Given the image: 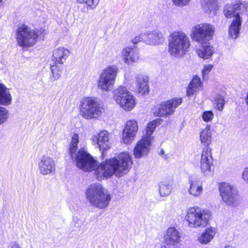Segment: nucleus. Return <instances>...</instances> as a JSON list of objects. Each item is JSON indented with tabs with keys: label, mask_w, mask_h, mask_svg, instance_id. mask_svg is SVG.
Returning <instances> with one entry per match:
<instances>
[{
	"label": "nucleus",
	"mask_w": 248,
	"mask_h": 248,
	"mask_svg": "<svg viewBox=\"0 0 248 248\" xmlns=\"http://www.w3.org/2000/svg\"><path fill=\"white\" fill-rule=\"evenodd\" d=\"M132 165L129 154L127 152L122 153L117 158L107 159L98 165L94 170V175L98 180L108 179L114 174L121 177L129 171Z\"/></svg>",
	"instance_id": "obj_1"
},
{
	"label": "nucleus",
	"mask_w": 248,
	"mask_h": 248,
	"mask_svg": "<svg viewBox=\"0 0 248 248\" xmlns=\"http://www.w3.org/2000/svg\"><path fill=\"white\" fill-rule=\"evenodd\" d=\"M168 41V52L175 58L183 56L188 51L190 46L189 37L181 31L170 33Z\"/></svg>",
	"instance_id": "obj_2"
},
{
	"label": "nucleus",
	"mask_w": 248,
	"mask_h": 248,
	"mask_svg": "<svg viewBox=\"0 0 248 248\" xmlns=\"http://www.w3.org/2000/svg\"><path fill=\"white\" fill-rule=\"evenodd\" d=\"M87 201L93 207L103 209L107 207L111 200L110 194L99 183L90 185L85 192Z\"/></svg>",
	"instance_id": "obj_3"
},
{
	"label": "nucleus",
	"mask_w": 248,
	"mask_h": 248,
	"mask_svg": "<svg viewBox=\"0 0 248 248\" xmlns=\"http://www.w3.org/2000/svg\"><path fill=\"white\" fill-rule=\"evenodd\" d=\"M44 29L34 30L25 24L20 25L16 31L17 43L22 47H31L35 44L38 38L44 36Z\"/></svg>",
	"instance_id": "obj_4"
},
{
	"label": "nucleus",
	"mask_w": 248,
	"mask_h": 248,
	"mask_svg": "<svg viewBox=\"0 0 248 248\" xmlns=\"http://www.w3.org/2000/svg\"><path fill=\"white\" fill-rule=\"evenodd\" d=\"M211 216L209 210L194 206L187 209L186 218L189 227L199 228H204L208 224Z\"/></svg>",
	"instance_id": "obj_5"
},
{
	"label": "nucleus",
	"mask_w": 248,
	"mask_h": 248,
	"mask_svg": "<svg viewBox=\"0 0 248 248\" xmlns=\"http://www.w3.org/2000/svg\"><path fill=\"white\" fill-rule=\"evenodd\" d=\"M80 115L89 120L97 118L105 111L104 105L97 100L85 98L80 102Z\"/></svg>",
	"instance_id": "obj_6"
},
{
	"label": "nucleus",
	"mask_w": 248,
	"mask_h": 248,
	"mask_svg": "<svg viewBox=\"0 0 248 248\" xmlns=\"http://www.w3.org/2000/svg\"><path fill=\"white\" fill-rule=\"evenodd\" d=\"M119 69L116 66H108L102 70L97 81L98 87L103 92L111 91L115 84Z\"/></svg>",
	"instance_id": "obj_7"
},
{
	"label": "nucleus",
	"mask_w": 248,
	"mask_h": 248,
	"mask_svg": "<svg viewBox=\"0 0 248 248\" xmlns=\"http://www.w3.org/2000/svg\"><path fill=\"white\" fill-rule=\"evenodd\" d=\"M215 32V27L209 23H201L193 27L191 37L195 41L202 44L212 39Z\"/></svg>",
	"instance_id": "obj_8"
},
{
	"label": "nucleus",
	"mask_w": 248,
	"mask_h": 248,
	"mask_svg": "<svg viewBox=\"0 0 248 248\" xmlns=\"http://www.w3.org/2000/svg\"><path fill=\"white\" fill-rule=\"evenodd\" d=\"M113 98L124 110L130 111L135 105L134 96L124 86H120L113 92Z\"/></svg>",
	"instance_id": "obj_9"
},
{
	"label": "nucleus",
	"mask_w": 248,
	"mask_h": 248,
	"mask_svg": "<svg viewBox=\"0 0 248 248\" xmlns=\"http://www.w3.org/2000/svg\"><path fill=\"white\" fill-rule=\"evenodd\" d=\"M219 190L222 200L227 205L234 207L238 204L239 195L232 186L222 182L219 185Z\"/></svg>",
	"instance_id": "obj_10"
},
{
	"label": "nucleus",
	"mask_w": 248,
	"mask_h": 248,
	"mask_svg": "<svg viewBox=\"0 0 248 248\" xmlns=\"http://www.w3.org/2000/svg\"><path fill=\"white\" fill-rule=\"evenodd\" d=\"M182 103V98H173L157 104L152 108L153 114L157 117H166L173 113L175 109Z\"/></svg>",
	"instance_id": "obj_11"
},
{
	"label": "nucleus",
	"mask_w": 248,
	"mask_h": 248,
	"mask_svg": "<svg viewBox=\"0 0 248 248\" xmlns=\"http://www.w3.org/2000/svg\"><path fill=\"white\" fill-rule=\"evenodd\" d=\"M72 158L76 160L78 167L85 171H91L95 165V160L82 149L79 150L77 154H74V158Z\"/></svg>",
	"instance_id": "obj_12"
},
{
	"label": "nucleus",
	"mask_w": 248,
	"mask_h": 248,
	"mask_svg": "<svg viewBox=\"0 0 248 248\" xmlns=\"http://www.w3.org/2000/svg\"><path fill=\"white\" fill-rule=\"evenodd\" d=\"M213 164L212 150L209 147L202 148L200 160V168L204 175H210L212 173L211 167Z\"/></svg>",
	"instance_id": "obj_13"
},
{
	"label": "nucleus",
	"mask_w": 248,
	"mask_h": 248,
	"mask_svg": "<svg viewBox=\"0 0 248 248\" xmlns=\"http://www.w3.org/2000/svg\"><path fill=\"white\" fill-rule=\"evenodd\" d=\"M38 169L43 175H49L55 171V163L53 159L47 155H43L38 159Z\"/></svg>",
	"instance_id": "obj_14"
},
{
	"label": "nucleus",
	"mask_w": 248,
	"mask_h": 248,
	"mask_svg": "<svg viewBox=\"0 0 248 248\" xmlns=\"http://www.w3.org/2000/svg\"><path fill=\"white\" fill-rule=\"evenodd\" d=\"M122 57L125 63L132 65L140 60L139 51L131 46L124 47L121 52Z\"/></svg>",
	"instance_id": "obj_15"
},
{
	"label": "nucleus",
	"mask_w": 248,
	"mask_h": 248,
	"mask_svg": "<svg viewBox=\"0 0 248 248\" xmlns=\"http://www.w3.org/2000/svg\"><path fill=\"white\" fill-rule=\"evenodd\" d=\"M138 130L137 123L135 120L128 121L123 130V139L126 144L130 143L136 136Z\"/></svg>",
	"instance_id": "obj_16"
},
{
	"label": "nucleus",
	"mask_w": 248,
	"mask_h": 248,
	"mask_svg": "<svg viewBox=\"0 0 248 248\" xmlns=\"http://www.w3.org/2000/svg\"><path fill=\"white\" fill-rule=\"evenodd\" d=\"M164 239L167 246H176L181 242V234L175 227H169L165 232Z\"/></svg>",
	"instance_id": "obj_17"
},
{
	"label": "nucleus",
	"mask_w": 248,
	"mask_h": 248,
	"mask_svg": "<svg viewBox=\"0 0 248 248\" xmlns=\"http://www.w3.org/2000/svg\"><path fill=\"white\" fill-rule=\"evenodd\" d=\"M92 140L94 144H96L102 151V155H104L105 150L110 147L108 133L107 131H102L97 135H93Z\"/></svg>",
	"instance_id": "obj_18"
},
{
	"label": "nucleus",
	"mask_w": 248,
	"mask_h": 248,
	"mask_svg": "<svg viewBox=\"0 0 248 248\" xmlns=\"http://www.w3.org/2000/svg\"><path fill=\"white\" fill-rule=\"evenodd\" d=\"M151 141L142 138L139 141L134 149V155L136 158L146 156L150 150Z\"/></svg>",
	"instance_id": "obj_19"
},
{
	"label": "nucleus",
	"mask_w": 248,
	"mask_h": 248,
	"mask_svg": "<svg viewBox=\"0 0 248 248\" xmlns=\"http://www.w3.org/2000/svg\"><path fill=\"white\" fill-rule=\"evenodd\" d=\"M145 33V44L152 46H156L164 41L163 33L158 30L147 31Z\"/></svg>",
	"instance_id": "obj_20"
},
{
	"label": "nucleus",
	"mask_w": 248,
	"mask_h": 248,
	"mask_svg": "<svg viewBox=\"0 0 248 248\" xmlns=\"http://www.w3.org/2000/svg\"><path fill=\"white\" fill-rule=\"evenodd\" d=\"M244 5L236 4L233 5H227L225 7L224 13L227 18L234 17L233 20L241 19L240 15L242 10L245 9Z\"/></svg>",
	"instance_id": "obj_21"
},
{
	"label": "nucleus",
	"mask_w": 248,
	"mask_h": 248,
	"mask_svg": "<svg viewBox=\"0 0 248 248\" xmlns=\"http://www.w3.org/2000/svg\"><path fill=\"white\" fill-rule=\"evenodd\" d=\"M190 187L188 193L194 197H200L203 191L202 182L198 178H190L189 179Z\"/></svg>",
	"instance_id": "obj_22"
},
{
	"label": "nucleus",
	"mask_w": 248,
	"mask_h": 248,
	"mask_svg": "<svg viewBox=\"0 0 248 248\" xmlns=\"http://www.w3.org/2000/svg\"><path fill=\"white\" fill-rule=\"evenodd\" d=\"M70 54V51L63 47L55 49L53 52L52 61L54 63L62 64L66 61Z\"/></svg>",
	"instance_id": "obj_23"
},
{
	"label": "nucleus",
	"mask_w": 248,
	"mask_h": 248,
	"mask_svg": "<svg viewBox=\"0 0 248 248\" xmlns=\"http://www.w3.org/2000/svg\"><path fill=\"white\" fill-rule=\"evenodd\" d=\"M216 234L215 228L211 227L207 228L198 236V241L202 245H207L213 239Z\"/></svg>",
	"instance_id": "obj_24"
},
{
	"label": "nucleus",
	"mask_w": 248,
	"mask_h": 248,
	"mask_svg": "<svg viewBox=\"0 0 248 248\" xmlns=\"http://www.w3.org/2000/svg\"><path fill=\"white\" fill-rule=\"evenodd\" d=\"M12 97L9 89L0 83V105L8 106L11 104Z\"/></svg>",
	"instance_id": "obj_25"
},
{
	"label": "nucleus",
	"mask_w": 248,
	"mask_h": 248,
	"mask_svg": "<svg viewBox=\"0 0 248 248\" xmlns=\"http://www.w3.org/2000/svg\"><path fill=\"white\" fill-rule=\"evenodd\" d=\"M202 83L201 78L197 76L194 77L192 80L189 83L186 89V95L190 96L193 95L201 87Z\"/></svg>",
	"instance_id": "obj_26"
},
{
	"label": "nucleus",
	"mask_w": 248,
	"mask_h": 248,
	"mask_svg": "<svg viewBox=\"0 0 248 248\" xmlns=\"http://www.w3.org/2000/svg\"><path fill=\"white\" fill-rule=\"evenodd\" d=\"M214 53V49L212 46L209 45L201 46L196 50L198 56L203 59L210 58Z\"/></svg>",
	"instance_id": "obj_27"
},
{
	"label": "nucleus",
	"mask_w": 248,
	"mask_h": 248,
	"mask_svg": "<svg viewBox=\"0 0 248 248\" xmlns=\"http://www.w3.org/2000/svg\"><path fill=\"white\" fill-rule=\"evenodd\" d=\"M136 81L139 93L142 94L147 93L149 91L147 78L141 75H138L136 77Z\"/></svg>",
	"instance_id": "obj_28"
},
{
	"label": "nucleus",
	"mask_w": 248,
	"mask_h": 248,
	"mask_svg": "<svg viewBox=\"0 0 248 248\" xmlns=\"http://www.w3.org/2000/svg\"><path fill=\"white\" fill-rule=\"evenodd\" d=\"M201 142L206 147H208L212 141V132L210 126H206L200 135Z\"/></svg>",
	"instance_id": "obj_29"
},
{
	"label": "nucleus",
	"mask_w": 248,
	"mask_h": 248,
	"mask_svg": "<svg viewBox=\"0 0 248 248\" xmlns=\"http://www.w3.org/2000/svg\"><path fill=\"white\" fill-rule=\"evenodd\" d=\"M241 19L233 20L229 28V34L232 39L237 38L239 34L240 27L241 26Z\"/></svg>",
	"instance_id": "obj_30"
},
{
	"label": "nucleus",
	"mask_w": 248,
	"mask_h": 248,
	"mask_svg": "<svg viewBox=\"0 0 248 248\" xmlns=\"http://www.w3.org/2000/svg\"><path fill=\"white\" fill-rule=\"evenodd\" d=\"M160 119H156L149 123L146 129L145 134L143 138L152 141L154 138L152 135L157 125V123L160 124Z\"/></svg>",
	"instance_id": "obj_31"
},
{
	"label": "nucleus",
	"mask_w": 248,
	"mask_h": 248,
	"mask_svg": "<svg viewBox=\"0 0 248 248\" xmlns=\"http://www.w3.org/2000/svg\"><path fill=\"white\" fill-rule=\"evenodd\" d=\"M212 102L217 110L222 111L225 104L224 97L223 95L215 94L213 97Z\"/></svg>",
	"instance_id": "obj_32"
},
{
	"label": "nucleus",
	"mask_w": 248,
	"mask_h": 248,
	"mask_svg": "<svg viewBox=\"0 0 248 248\" xmlns=\"http://www.w3.org/2000/svg\"><path fill=\"white\" fill-rule=\"evenodd\" d=\"M50 69L54 80L59 79L62 73L63 65L62 64H58L52 62L50 65Z\"/></svg>",
	"instance_id": "obj_33"
},
{
	"label": "nucleus",
	"mask_w": 248,
	"mask_h": 248,
	"mask_svg": "<svg viewBox=\"0 0 248 248\" xmlns=\"http://www.w3.org/2000/svg\"><path fill=\"white\" fill-rule=\"evenodd\" d=\"M172 185L170 183L162 182L159 184V191L160 196L167 197L171 193Z\"/></svg>",
	"instance_id": "obj_34"
},
{
	"label": "nucleus",
	"mask_w": 248,
	"mask_h": 248,
	"mask_svg": "<svg viewBox=\"0 0 248 248\" xmlns=\"http://www.w3.org/2000/svg\"><path fill=\"white\" fill-rule=\"evenodd\" d=\"M79 137L77 134H74L72 137L71 142L69 147V153L72 158H74V154H76L78 149V144L79 142Z\"/></svg>",
	"instance_id": "obj_35"
},
{
	"label": "nucleus",
	"mask_w": 248,
	"mask_h": 248,
	"mask_svg": "<svg viewBox=\"0 0 248 248\" xmlns=\"http://www.w3.org/2000/svg\"><path fill=\"white\" fill-rule=\"evenodd\" d=\"M202 5L204 12L208 13L215 10L217 4L215 0H202Z\"/></svg>",
	"instance_id": "obj_36"
},
{
	"label": "nucleus",
	"mask_w": 248,
	"mask_h": 248,
	"mask_svg": "<svg viewBox=\"0 0 248 248\" xmlns=\"http://www.w3.org/2000/svg\"><path fill=\"white\" fill-rule=\"evenodd\" d=\"M100 0H76L78 3L85 4L89 9H95L99 3Z\"/></svg>",
	"instance_id": "obj_37"
},
{
	"label": "nucleus",
	"mask_w": 248,
	"mask_h": 248,
	"mask_svg": "<svg viewBox=\"0 0 248 248\" xmlns=\"http://www.w3.org/2000/svg\"><path fill=\"white\" fill-rule=\"evenodd\" d=\"M9 118V111L3 107L0 106V125L5 123Z\"/></svg>",
	"instance_id": "obj_38"
},
{
	"label": "nucleus",
	"mask_w": 248,
	"mask_h": 248,
	"mask_svg": "<svg viewBox=\"0 0 248 248\" xmlns=\"http://www.w3.org/2000/svg\"><path fill=\"white\" fill-rule=\"evenodd\" d=\"M202 118L204 122H209L213 120L214 114L211 110L205 111L202 113Z\"/></svg>",
	"instance_id": "obj_39"
},
{
	"label": "nucleus",
	"mask_w": 248,
	"mask_h": 248,
	"mask_svg": "<svg viewBox=\"0 0 248 248\" xmlns=\"http://www.w3.org/2000/svg\"><path fill=\"white\" fill-rule=\"evenodd\" d=\"M145 33H141L132 39V42L134 44H137L139 42H143L145 43Z\"/></svg>",
	"instance_id": "obj_40"
},
{
	"label": "nucleus",
	"mask_w": 248,
	"mask_h": 248,
	"mask_svg": "<svg viewBox=\"0 0 248 248\" xmlns=\"http://www.w3.org/2000/svg\"><path fill=\"white\" fill-rule=\"evenodd\" d=\"M174 4L177 6L183 7L187 5L190 0H172Z\"/></svg>",
	"instance_id": "obj_41"
},
{
	"label": "nucleus",
	"mask_w": 248,
	"mask_h": 248,
	"mask_svg": "<svg viewBox=\"0 0 248 248\" xmlns=\"http://www.w3.org/2000/svg\"><path fill=\"white\" fill-rule=\"evenodd\" d=\"M71 225L75 227L79 228L81 226L80 220L78 217H74Z\"/></svg>",
	"instance_id": "obj_42"
},
{
	"label": "nucleus",
	"mask_w": 248,
	"mask_h": 248,
	"mask_svg": "<svg viewBox=\"0 0 248 248\" xmlns=\"http://www.w3.org/2000/svg\"><path fill=\"white\" fill-rule=\"evenodd\" d=\"M212 68H213V65H212L211 64H208L207 65H205L202 70V73H203V76H204L206 74H208L210 72V71L211 70Z\"/></svg>",
	"instance_id": "obj_43"
},
{
	"label": "nucleus",
	"mask_w": 248,
	"mask_h": 248,
	"mask_svg": "<svg viewBox=\"0 0 248 248\" xmlns=\"http://www.w3.org/2000/svg\"><path fill=\"white\" fill-rule=\"evenodd\" d=\"M243 179L248 184V167L246 168L242 173Z\"/></svg>",
	"instance_id": "obj_44"
},
{
	"label": "nucleus",
	"mask_w": 248,
	"mask_h": 248,
	"mask_svg": "<svg viewBox=\"0 0 248 248\" xmlns=\"http://www.w3.org/2000/svg\"><path fill=\"white\" fill-rule=\"evenodd\" d=\"M7 248H21L19 245L15 242H13L11 243L7 247Z\"/></svg>",
	"instance_id": "obj_45"
},
{
	"label": "nucleus",
	"mask_w": 248,
	"mask_h": 248,
	"mask_svg": "<svg viewBox=\"0 0 248 248\" xmlns=\"http://www.w3.org/2000/svg\"><path fill=\"white\" fill-rule=\"evenodd\" d=\"M88 8H89V7H88L87 6L86 7H83L82 10H81V11L82 12H87V11H88Z\"/></svg>",
	"instance_id": "obj_46"
},
{
	"label": "nucleus",
	"mask_w": 248,
	"mask_h": 248,
	"mask_svg": "<svg viewBox=\"0 0 248 248\" xmlns=\"http://www.w3.org/2000/svg\"><path fill=\"white\" fill-rule=\"evenodd\" d=\"M224 248H234L232 246L229 245L225 246Z\"/></svg>",
	"instance_id": "obj_47"
},
{
	"label": "nucleus",
	"mask_w": 248,
	"mask_h": 248,
	"mask_svg": "<svg viewBox=\"0 0 248 248\" xmlns=\"http://www.w3.org/2000/svg\"><path fill=\"white\" fill-rule=\"evenodd\" d=\"M246 102V103H247V105L248 106V94L247 95Z\"/></svg>",
	"instance_id": "obj_48"
},
{
	"label": "nucleus",
	"mask_w": 248,
	"mask_h": 248,
	"mask_svg": "<svg viewBox=\"0 0 248 248\" xmlns=\"http://www.w3.org/2000/svg\"><path fill=\"white\" fill-rule=\"evenodd\" d=\"M160 154H161V155H163V154H164V150L161 149V151H160Z\"/></svg>",
	"instance_id": "obj_49"
},
{
	"label": "nucleus",
	"mask_w": 248,
	"mask_h": 248,
	"mask_svg": "<svg viewBox=\"0 0 248 248\" xmlns=\"http://www.w3.org/2000/svg\"><path fill=\"white\" fill-rule=\"evenodd\" d=\"M2 0H0V3L2 2Z\"/></svg>",
	"instance_id": "obj_50"
}]
</instances>
